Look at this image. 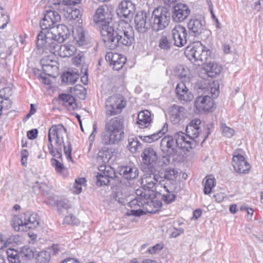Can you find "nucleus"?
<instances>
[{
    "label": "nucleus",
    "instance_id": "nucleus-3",
    "mask_svg": "<svg viewBox=\"0 0 263 263\" xmlns=\"http://www.w3.org/2000/svg\"><path fill=\"white\" fill-rule=\"evenodd\" d=\"M124 120L119 117H114L105 123L101 142L104 145L118 143L124 137Z\"/></svg>",
    "mask_w": 263,
    "mask_h": 263
},
{
    "label": "nucleus",
    "instance_id": "nucleus-4",
    "mask_svg": "<svg viewBox=\"0 0 263 263\" xmlns=\"http://www.w3.org/2000/svg\"><path fill=\"white\" fill-rule=\"evenodd\" d=\"M171 22V13L167 8L159 7L155 8L151 16L150 24L155 31L167 28Z\"/></svg>",
    "mask_w": 263,
    "mask_h": 263
},
{
    "label": "nucleus",
    "instance_id": "nucleus-21",
    "mask_svg": "<svg viewBox=\"0 0 263 263\" xmlns=\"http://www.w3.org/2000/svg\"><path fill=\"white\" fill-rule=\"evenodd\" d=\"M136 10L135 5L130 1H122L117 9V14L121 17H132Z\"/></svg>",
    "mask_w": 263,
    "mask_h": 263
},
{
    "label": "nucleus",
    "instance_id": "nucleus-47",
    "mask_svg": "<svg viewBox=\"0 0 263 263\" xmlns=\"http://www.w3.org/2000/svg\"><path fill=\"white\" fill-rule=\"evenodd\" d=\"M50 252L42 251L37 254L36 259L39 263H48L50 260Z\"/></svg>",
    "mask_w": 263,
    "mask_h": 263
},
{
    "label": "nucleus",
    "instance_id": "nucleus-30",
    "mask_svg": "<svg viewBox=\"0 0 263 263\" xmlns=\"http://www.w3.org/2000/svg\"><path fill=\"white\" fill-rule=\"evenodd\" d=\"M81 0H50L49 5L53 9L65 11L66 5H76L79 4Z\"/></svg>",
    "mask_w": 263,
    "mask_h": 263
},
{
    "label": "nucleus",
    "instance_id": "nucleus-2",
    "mask_svg": "<svg viewBox=\"0 0 263 263\" xmlns=\"http://www.w3.org/2000/svg\"><path fill=\"white\" fill-rule=\"evenodd\" d=\"M66 136V129L62 124L52 125L48 132V148L49 154L53 157L62 159V152L68 160L72 161L71 157L72 146L71 143L67 142L66 146L64 142V137Z\"/></svg>",
    "mask_w": 263,
    "mask_h": 263
},
{
    "label": "nucleus",
    "instance_id": "nucleus-57",
    "mask_svg": "<svg viewBox=\"0 0 263 263\" xmlns=\"http://www.w3.org/2000/svg\"><path fill=\"white\" fill-rule=\"evenodd\" d=\"M41 63L42 64V68L45 73L48 75H51V74L48 72L51 71L55 67L49 64L44 63V60L41 61Z\"/></svg>",
    "mask_w": 263,
    "mask_h": 263
},
{
    "label": "nucleus",
    "instance_id": "nucleus-33",
    "mask_svg": "<svg viewBox=\"0 0 263 263\" xmlns=\"http://www.w3.org/2000/svg\"><path fill=\"white\" fill-rule=\"evenodd\" d=\"M221 69V66L215 62L206 63L203 68V70L207 76L211 78L219 75Z\"/></svg>",
    "mask_w": 263,
    "mask_h": 263
},
{
    "label": "nucleus",
    "instance_id": "nucleus-42",
    "mask_svg": "<svg viewBox=\"0 0 263 263\" xmlns=\"http://www.w3.org/2000/svg\"><path fill=\"white\" fill-rule=\"evenodd\" d=\"M51 165L55 168L57 173L65 177L67 175V170L63 164L54 158L51 159Z\"/></svg>",
    "mask_w": 263,
    "mask_h": 263
},
{
    "label": "nucleus",
    "instance_id": "nucleus-60",
    "mask_svg": "<svg viewBox=\"0 0 263 263\" xmlns=\"http://www.w3.org/2000/svg\"><path fill=\"white\" fill-rule=\"evenodd\" d=\"M0 92L1 93L0 96L2 97L4 95V98H8L9 96L12 95L11 89L7 85H6L4 90H2Z\"/></svg>",
    "mask_w": 263,
    "mask_h": 263
},
{
    "label": "nucleus",
    "instance_id": "nucleus-22",
    "mask_svg": "<svg viewBox=\"0 0 263 263\" xmlns=\"http://www.w3.org/2000/svg\"><path fill=\"white\" fill-rule=\"evenodd\" d=\"M232 164L235 172L239 174L247 173L250 168L249 163L246 161L244 157L240 154H235L233 155Z\"/></svg>",
    "mask_w": 263,
    "mask_h": 263
},
{
    "label": "nucleus",
    "instance_id": "nucleus-55",
    "mask_svg": "<svg viewBox=\"0 0 263 263\" xmlns=\"http://www.w3.org/2000/svg\"><path fill=\"white\" fill-rule=\"evenodd\" d=\"M188 71L184 67L180 66L176 69L175 75L180 79L185 78L187 74Z\"/></svg>",
    "mask_w": 263,
    "mask_h": 263
},
{
    "label": "nucleus",
    "instance_id": "nucleus-40",
    "mask_svg": "<svg viewBox=\"0 0 263 263\" xmlns=\"http://www.w3.org/2000/svg\"><path fill=\"white\" fill-rule=\"evenodd\" d=\"M111 157V154L109 148L107 147H103L99 151L98 154L97 161L106 163L108 162Z\"/></svg>",
    "mask_w": 263,
    "mask_h": 263
},
{
    "label": "nucleus",
    "instance_id": "nucleus-45",
    "mask_svg": "<svg viewBox=\"0 0 263 263\" xmlns=\"http://www.w3.org/2000/svg\"><path fill=\"white\" fill-rule=\"evenodd\" d=\"M57 206L58 212L60 214H64L65 212L67 213V211L71 208V205L67 200L58 201Z\"/></svg>",
    "mask_w": 263,
    "mask_h": 263
},
{
    "label": "nucleus",
    "instance_id": "nucleus-50",
    "mask_svg": "<svg viewBox=\"0 0 263 263\" xmlns=\"http://www.w3.org/2000/svg\"><path fill=\"white\" fill-rule=\"evenodd\" d=\"M209 87V92L207 93H211L213 98L217 97L219 93L218 82L215 81L212 83H210Z\"/></svg>",
    "mask_w": 263,
    "mask_h": 263
},
{
    "label": "nucleus",
    "instance_id": "nucleus-34",
    "mask_svg": "<svg viewBox=\"0 0 263 263\" xmlns=\"http://www.w3.org/2000/svg\"><path fill=\"white\" fill-rule=\"evenodd\" d=\"M59 99L63 106L69 110H73L77 107L74 98L70 94L62 93L59 95Z\"/></svg>",
    "mask_w": 263,
    "mask_h": 263
},
{
    "label": "nucleus",
    "instance_id": "nucleus-25",
    "mask_svg": "<svg viewBox=\"0 0 263 263\" xmlns=\"http://www.w3.org/2000/svg\"><path fill=\"white\" fill-rule=\"evenodd\" d=\"M106 61L113 66V69L116 70L121 69L126 62V58L118 53L108 52L105 56Z\"/></svg>",
    "mask_w": 263,
    "mask_h": 263
},
{
    "label": "nucleus",
    "instance_id": "nucleus-58",
    "mask_svg": "<svg viewBox=\"0 0 263 263\" xmlns=\"http://www.w3.org/2000/svg\"><path fill=\"white\" fill-rule=\"evenodd\" d=\"M126 197V195L123 194L121 192L118 191L116 194L115 198L119 203L124 204Z\"/></svg>",
    "mask_w": 263,
    "mask_h": 263
},
{
    "label": "nucleus",
    "instance_id": "nucleus-13",
    "mask_svg": "<svg viewBox=\"0 0 263 263\" xmlns=\"http://www.w3.org/2000/svg\"><path fill=\"white\" fill-rule=\"evenodd\" d=\"M162 152L168 157H174L177 152V146L174 136H165L162 138L160 143Z\"/></svg>",
    "mask_w": 263,
    "mask_h": 263
},
{
    "label": "nucleus",
    "instance_id": "nucleus-41",
    "mask_svg": "<svg viewBox=\"0 0 263 263\" xmlns=\"http://www.w3.org/2000/svg\"><path fill=\"white\" fill-rule=\"evenodd\" d=\"M177 172L174 169H170L166 170H161L158 172L162 182L163 181V179L168 180H174L177 177Z\"/></svg>",
    "mask_w": 263,
    "mask_h": 263
},
{
    "label": "nucleus",
    "instance_id": "nucleus-8",
    "mask_svg": "<svg viewBox=\"0 0 263 263\" xmlns=\"http://www.w3.org/2000/svg\"><path fill=\"white\" fill-rule=\"evenodd\" d=\"M144 174L141 178V184L143 186L153 191L156 186L162 183V180L155 167L143 168Z\"/></svg>",
    "mask_w": 263,
    "mask_h": 263
},
{
    "label": "nucleus",
    "instance_id": "nucleus-26",
    "mask_svg": "<svg viewBox=\"0 0 263 263\" xmlns=\"http://www.w3.org/2000/svg\"><path fill=\"white\" fill-rule=\"evenodd\" d=\"M200 124V119L196 118L192 120L186 127L187 135L193 140H199L198 138L201 135Z\"/></svg>",
    "mask_w": 263,
    "mask_h": 263
},
{
    "label": "nucleus",
    "instance_id": "nucleus-9",
    "mask_svg": "<svg viewBox=\"0 0 263 263\" xmlns=\"http://www.w3.org/2000/svg\"><path fill=\"white\" fill-rule=\"evenodd\" d=\"M140 197L139 196L128 202L129 206L134 209L130 210V212H128L127 213V215L136 216H140L143 215L145 213L143 210L141 209V208L146 210L147 212L155 213L156 212V210L150 211L147 208L148 202L145 198L146 196L145 193H141L140 194Z\"/></svg>",
    "mask_w": 263,
    "mask_h": 263
},
{
    "label": "nucleus",
    "instance_id": "nucleus-56",
    "mask_svg": "<svg viewBox=\"0 0 263 263\" xmlns=\"http://www.w3.org/2000/svg\"><path fill=\"white\" fill-rule=\"evenodd\" d=\"M49 249L50 253H51L53 255L59 254L60 252L63 251L62 246L58 244L53 245Z\"/></svg>",
    "mask_w": 263,
    "mask_h": 263
},
{
    "label": "nucleus",
    "instance_id": "nucleus-48",
    "mask_svg": "<svg viewBox=\"0 0 263 263\" xmlns=\"http://www.w3.org/2000/svg\"><path fill=\"white\" fill-rule=\"evenodd\" d=\"M164 189L166 193H163L161 199L166 203H170L175 200L176 196L175 194L172 193L165 185L163 186Z\"/></svg>",
    "mask_w": 263,
    "mask_h": 263
},
{
    "label": "nucleus",
    "instance_id": "nucleus-39",
    "mask_svg": "<svg viewBox=\"0 0 263 263\" xmlns=\"http://www.w3.org/2000/svg\"><path fill=\"white\" fill-rule=\"evenodd\" d=\"M158 46L161 49L170 50L173 46L171 36L164 35L161 36L158 41Z\"/></svg>",
    "mask_w": 263,
    "mask_h": 263
},
{
    "label": "nucleus",
    "instance_id": "nucleus-15",
    "mask_svg": "<svg viewBox=\"0 0 263 263\" xmlns=\"http://www.w3.org/2000/svg\"><path fill=\"white\" fill-rule=\"evenodd\" d=\"M54 10H49L46 11L44 18L40 22V27L42 29H50L54 26L55 24L61 20V15L59 12Z\"/></svg>",
    "mask_w": 263,
    "mask_h": 263
},
{
    "label": "nucleus",
    "instance_id": "nucleus-18",
    "mask_svg": "<svg viewBox=\"0 0 263 263\" xmlns=\"http://www.w3.org/2000/svg\"><path fill=\"white\" fill-rule=\"evenodd\" d=\"M51 34L49 36H53V38L57 43H61L65 41L70 36V31L68 28L63 24H59L50 28L49 29Z\"/></svg>",
    "mask_w": 263,
    "mask_h": 263
},
{
    "label": "nucleus",
    "instance_id": "nucleus-23",
    "mask_svg": "<svg viewBox=\"0 0 263 263\" xmlns=\"http://www.w3.org/2000/svg\"><path fill=\"white\" fill-rule=\"evenodd\" d=\"M141 157L145 166L143 168L155 167L154 164L156 163L158 160L157 152L152 147L145 148L142 154Z\"/></svg>",
    "mask_w": 263,
    "mask_h": 263
},
{
    "label": "nucleus",
    "instance_id": "nucleus-14",
    "mask_svg": "<svg viewBox=\"0 0 263 263\" xmlns=\"http://www.w3.org/2000/svg\"><path fill=\"white\" fill-rule=\"evenodd\" d=\"M150 15L144 11L138 12L135 17L136 29L140 33H145L149 29L150 24Z\"/></svg>",
    "mask_w": 263,
    "mask_h": 263
},
{
    "label": "nucleus",
    "instance_id": "nucleus-10",
    "mask_svg": "<svg viewBox=\"0 0 263 263\" xmlns=\"http://www.w3.org/2000/svg\"><path fill=\"white\" fill-rule=\"evenodd\" d=\"M51 34L49 29H42L37 35L36 47L43 50V52L48 50L51 53L55 46V41L53 36H49Z\"/></svg>",
    "mask_w": 263,
    "mask_h": 263
},
{
    "label": "nucleus",
    "instance_id": "nucleus-5",
    "mask_svg": "<svg viewBox=\"0 0 263 263\" xmlns=\"http://www.w3.org/2000/svg\"><path fill=\"white\" fill-rule=\"evenodd\" d=\"M184 53L190 61L199 66L206 62L211 55V51L200 43H197L193 46H187Z\"/></svg>",
    "mask_w": 263,
    "mask_h": 263
},
{
    "label": "nucleus",
    "instance_id": "nucleus-62",
    "mask_svg": "<svg viewBox=\"0 0 263 263\" xmlns=\"http://www.w3.org/2000/svg\"><path fill=\"white\" fill-rule=\"evenodd\" d=\"M38 131L36 129H31L27 132V137L29 139L33 140L37 136Z\"/></svg>",
    "mask_w": 263,
    "mask_h": 263
},
{
    "label": "nucleus",
    "instance_id": "nucleus-17",
    "mask_svg": "<svg viewBox=\"0 0 263 263\" xmlns=\"http://www.w3.org/2000/svg\"><path fill=\"white\" fill-rule=\"evenodd\" d=\"M172 33L174 41V45L181 47L187 43V30L184 26L176 25L172 30Z\"/></svg>",
    "mask_w": 263,
    "mask_h": 263
},
{
    "label": "nucleus",
    "instance_id": "nucleus-35",
    "mask_svg": "<svg viewBox=\"0 0 263 263\" xmlns=\"http://www.w3.org/2000/svg\"><path fill=\"white\" fill-rule=\"evenodd\" d=\"M73 36L75 41L80 46L85 45L89 42L86 32L83 28H77L76 31L73 32Z\"/></svg>",
    "mask_w": 263,
    "mask_h": 263
},
{
    "label": "nucleus",
    "instance_id": "nucleus-31",
    "mask_svg": "<svg viewBox=\"0 0 263 263\" xmlns=\"http://www.w3.org/2000/svg\"><path fill=\"white\" fill-rule=\"evenodd\" d=\"M184 107L174 105L170 113V121L174 124H179L183 117Z\"/></svg>",
    "mask_w": 263,
    "mask_h": 263
},
{
    "label": "nucleus",
    "instance_id": "nucleus-16",
    "mask_svg": "<svg viewBox=\"0 0 263 263\" xmlns=\"http://www.w3.org/2000/svg\"><path fill=\"white\" fill-rule=\"evenodd\" d=\"M194 106L199 112L212 111L214 108V100L207 95H201L196 98Z\"/></svg>",
    "mask_w": 263,
    "mask_h": 263
},
{
    "label": "nucleus",
    "instance_id": "nucleus-46",
    "mask_svg": "<svg viewBox=\"0 0 263 263\" xmlns=\"http://www.w3.org/2000/svg\"><path fill=\"white\" fill-rule=\"evenodd\" d=\"M204 183V193L209 194L211 192V190L215 186V182L214 178L205 177L203 180Z\"/></svg>",
    "mask_w": 263,
    "mask_h": 263
},
{
    "label": "nucleus",
    "instance_id": "nucleus-11",
    "mask_svg": "<svg viewBox=\"0 0 263 263\" xmlns=\"http://www.w3.org/2000/svg\"><path fill=\"white\" fill-rule=\"evenodd\" d=\"M99 172L96 176L98 186L108 185L109 179L116 177L115 169L109 165H101L98 167Z\"/></svg>",
    "mask_w": 263,
    "mask_h": 263
},
{
    "label": "nucleus",
    "instance_id": "nucleus-6",
    "mask_svg": "<svg viewBox=\"0 0 263 263\" xmlns=\"http://www.w3.org/2000/svg\"><path fill=\"white\" fill-rule=\"evenodd\" d=\"M39 224L36 215L30 212L15 216L13 218L12 226L15 231H25L36 228Z\"/></svg>",
    "mask_w": 263,
    "mask_h": 263
},
{
    "label": "nucleus",
    "instance_id": "nucleus-44",
    "mask_svg": "<svg viewBox=\"0 0 263 263\" xmlns=\"http://www.w3.org/2000/svg\"><path fill=\"white\" fill-rule=\"evenodd\" d=\"M209 84L210 83L205 81H200L195 84V89L198 93L203 95V93L209 92Z\"/></svg>",
    "mask_w": 263,
    "mask_h": 263
},
{
    "label": "nucleus",
    "instance_id": "nucleus-63",
    "mask_svg": "<svg viewBox=\"0 0 263 263\" xmlns=\"http://www.w3.org/2000/svg\"><path fill=\"white\" fill-rule=\"evenodd\" d=\"M254 9L257 11H263V0H258L255 3Z\"/></svg>",
    "mask_w": 263,
    "mask_h": 263
},
{
    "label": "nucleus",
    "instance_id": "nucleus-38",
    "mask_svg": "<svg viewBox=\"0 0 263 263\" xmlns=\"http://www.w3.org/2000/svg\"><path fill=\"white\" fill-rule=\"evenodd\" d=\"M79 78L78 71L69 69L62 76V81L69 84H74Z\"/></svg>",
    "mask_w": 263,
    "mask_h": 263
},
{
    "label": "nucleus",
    "instance_id": "nucleus-24",
    "mask_svg": "<svg viewBox=\"0 0 263 263\" xmlns=\"http://www.w3.org/2000/svg\"><path fill=\"white\" fill-rule=\"evenodd\" d=\"M76 51V48L71 44L61 45L60 43H55L53 50L51 53L59 55L61 57H69L74 54Z\"/></svg>",
    "mask_w": 263,
    "mask_h": 263
},
{
    "label": "nucleus",
    "instance_id": "nucleus-54",
    "mask_svg": "<svg viewBox=\"0 0 263 263\" xmlns=\"http://www.w3.org/2000/svg\"><path fill=\"white\" fill-rule=\"evenodd\" d=\"M220 128L222 135L227 138H231L234 135V130L224 123H221Z\"/></svg>",
    "mask_w": 263,
    "mask_h": 263
},
{
    "label": "nucleus",
    "instance_id": "nucleus-36",
    "mask_svg": "<svg viewBox=\"0 0 263 263\" xmlns=\"http://www.w3.org/2000/svg\"><path fill=\"white\" fill-rule=\"evenodd\" d=\"M167 130L168 125L167 123H165L162 128L157 133L143 137L139 136V138L145 142L151 143L160 138L163 134L167 132Z\"/></svg>",
    "mask_w": 263,
    "mask_h": 263
},
{
    "label": "nucleus",
    "instance_id": "nucleus-61",
    "mask_svg": "<svg viewBox=\"0 0 263 263\" xmlns=\"http://www.w3.org/2000/svg\"><path fill=\"white\" fill-rule=\"evenodd\" d=\"M84 60V55L83 53H79L78 55H77L74 60H73V63L79 66L80 65L81 63Z\"/></svg>",
    "mask_w": 263,
    "mask_h": 263
},
{
    "label": "nucleus",
    "instance_id": "nucleus-29",
    "mask_svg": "<svg viewBox=\"0 0 263 263\" xmlns=\"http://www.w3.org/2000/svg\"><path fill=\"white\" fill-rule=\"evenodd\" d=\"M109 15L107 11L106 6H102L98 8L96 11L95 14L93 16L94 21L96 23H101V28L102 29L103 25L105 23L109 24L111 25V23L108 21L109 18L107 17Z\"/></svg>",
    "mask_w": 263,
    "mask_h": 263
},
{
    "label": "nucleus",
    "instance_id": "nucleus-51",
    "mask_svg": "<svg viewBox=\"0 0 263 263\" xmlns=\"http://www.w3.org/2000/svg\"><path fill=\"white\" fill-rule=\"evenodd\" d=\"M64 223L69 225L77 226L80 223V220L75 216L69 214L65 216L63 221Z\"/></svg>",
    "mask_w": 263,
    "mask_h": 263
},
{
    "label": "nucleus",
    "instance_id": "nucleus-43",
    "mask_svg": "<svg viewBox=\"0 0 263 263\" xmlns=\"http://www.w3.org/2000/svg\"><path fill=\"white\" fill-rule=\"evenodd\" d=\"M7 258L10 263H20V259L18 252L14 249H8L6 250Z\"/></svg>",
    "mask_w": 263,
    "mask_h": 263
},
{
    "label": "nucleus",
    "instance_id": "nucleus-28",
    "mask_svg": "<svg viewBox=\"0 0 263 263\" xmlns=\"http://www.w3.org/2000/svg\"><path fill=\"white\" fill-rule=\"evenodd\" d=\"M176 92L178 99L180 101L190 102L193 99V94L189 91L184 83L182 82L177 84Z\"/></svg>",
    "mask_w": 263,
    "mask_h": 263
},
{
    "label": "nucleus",
    "instance_id": "nucleus-37",
    "mask_svg": "<svg viewBox=\"0 0 263 263\" xmlns=\"http://www.w3.org/2000/svg\"><path fill=\"white\" fill-rule=\"evenodd\" d=\"M142 147V144L138 140V137L134 135H130L128 138V144L127 148L132 153L138 152Z\"/></svg>",
    "mask_w": 263,
    "mask_h": 263
},
{
    "label": "nucleus",
    "instance_id": "nucleus-19",
    "mask_svg": "<svg viewBox=\"0 0 263 263\" xmlns=\"http://www.w3.org/2000/svg\"><path fill=\"white\" fill-rule=\"evenodd\" d=\"M204 21L197 18L192 17L187 23L189 35L194 37L198 36L205 30Z\"/></svg>",
    "mask_w": 263,
    "mask_h": 263
},
{
    "label": "nucleus",
    "instance_id": "nucleus-64",
    "mask_svg": "<svg viewBox=\"0 0 263 263\" xmlns=\"http://www.w3.org/2000/svg\"><path fill=\"white\" fill-rule=\"evenodd\" d=\"M39 189L40 190L41 193L43 195H48V186L45 183H40L39 186Z\"/></svg>",
    "mask_w": 263,
    "mask_h": 263
},
{
    "label": "nucleus",
    "instance_id": "nucleus-59",
    "mask_svg": "<svg viewBox=\"0 0 263 263\" xmlns=\"http://www.w3.org/2000/svg\"><path fill=\"white\" fill-rule=\"evenodd\" d=\"M22 252L26 257L29 258L33 257L34 255V252L28 247H24L22 249Z\"/></svg>",
    "mask_w": 263,
    "mask_h": 263
},
{
    "label": "nucleus",
    "instance_id": "nucleus-1",
    "mask_svg": "<svg viewBox=\"0 0 263 263\" xmlns=\"http://www.w3.org/2000/svg\"><path fill=\"white\" fill-rule=\"evenodd\" d=\"M101 34L105 46L111 50L122 45L129 46L135 40L132 27L125 23H120L116 30L105 23L101 29Z\"/></svg>",
    "mask_w": 263,
    "mask_h": 263
},
{
    "label": "nucleus",
    "instance_id": "nucleus-12",
    "mask_svg": "<svg viewBox=\"0 0 263 263\" xmlns=\"http://www.w3.org/2000/svg\"><path fill=\"white\" fill-rule=\"evenodd\" d=\"M174 136L177 147L185 149L186 151L195 147L200 142L199 140H193L187 135L186 133L185 134L182 132H179L176 133Z\"/></svg>",
    "mask_w": 263,
    "mask_h": 263
},
{
    "label": "nucleus",
    "instance_id": "nucleus-53",
    "mask_svg": "<svg viewBox=\"0 0 263 263\" xmlns=\"http://www.w3.org/2000/svg\"><path fill=\"white\" fill-rule=\"evenodd\" d=\"M81 16L80 11L79 9H73L71 8L67 10V14L66 17L69 20H76Z\"/></svg>",
    "mask_w": 263,
    "mask_h": 263
},
{
    "label": "nucleus",
    "instance_id": "nucleus-27",
    "mask_svg": "<svg viewBox=\"0 0 263 263\" xmlns=\"http://www.w3.org/2000/svg\"><path fill=\"white\" fill-rule=\"evenodd\" d=\"M120 174L127 180L136 178L139 175V170L134 164L122 166L119 171Z\"/></svg>",
    "mask_w": 263,
    "mask_h": 263
},
{
    "label": "nucleus",
    "instance_id": "nucleus-49",
    "mask_svg": "<svg viewBox=\"0 0 263 263\" xmlns=\"http://www.w3.org/2000/svg\"><path fill=\"white\" fill-rule=\"evenodd\" d=\"M9 21L5 10L0 6V28H4Z\"/></svg>",
    "mask_w": 263,
    "mask_h": 263
},
{
    "label": "nucleus",
    "instance_id": "nucleus-20",
    "mask_svg": "<svg viewBox=\"0 0 263 263\" xmlns=\"http://www.w3.org/2000/svg\"><path fill=\"white\" fill-rule=\"evenodd\" d=\"M190 13L191 9L186 5L181 3L177 4L173 8L172 20L174 22H182L189 16Z\"/></svg>",
    "mask_w": 263,
    "mask_h": 263
},
{
    "label": "nucleus",
    "instance_id": "nucleus-32",
    "mask_svg": "<svg viewBox=\"0 0 263 263\" xmlns=\"http://www.w3.org/2000/svg\"><path fill=\"white\" fill-rule=\"evenodd\" d=\"M152 122L151 114L147 110L140 111L137 117V123L140 128H144L148 127Z\"/></svg>",
    "mask_w": 263,
    "mask_h": 263
},
{
    "label": "nucleus",
    "instance_id": "nucleus-7",
    "mask_svg": "<svg viewBox=\"0 0 263 263\" xmlns=\"http://www.w3.org/2000/svg\"><path fill=\"white\" fill-rule=\"evenodd\" d=\"M125 105L122 96L114 95L108 97L105 102L106 116H114L121 113Z\"/></svg>",
    "mask_w": 263,
    "mask_h": 263
},
{
    "label": "nucleus",
    "instance_id": "nucleus-52",
    "mask_svg": "<svg viewBox=\"0 0 263 263\" xmlns=\"http://www.w3.org/2000/svg\"><path fill=\"white\" fill-rule=\"evenodd\" d=\"M12 105L11 101L8 98H3L0 96V116L2 114V110H7L11 108Z\"/></svg>",
    "mask_w": 263,
    "mask_h": 263
}]
</instances>
